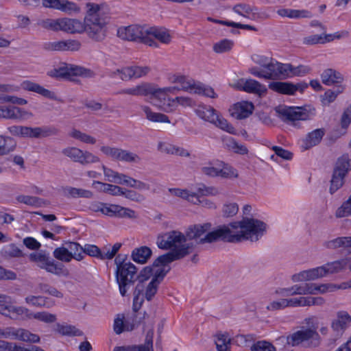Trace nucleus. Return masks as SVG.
<instances>
[{
    "label": "nucleus",
    "instance_id": "nucleus-1",
    "mask_svg": "<svg viewBox=\"0 0 351 351\" xmlns=\"http://www.w3.org/2000/svg\"><path fill=\"white\" fill-rule=\"evenodd\" d=\"M267 230V224L254 218H243L241 221L232 222L229 226H223L218 229L205 233L204 237L195 239L197 244L211 243L218 240L237 243L242 240L257 241Z\"/></svg>",
    "mask_w": 351,
    "mask_h": 351
},
{
    "label": "nucleus",
    "instance_id": "nucleus-2",
    "mask_svg": "<svg viewBox=\"0 0 351 351\" xmlns=\"http://www.w3.org/2000/svg\"><path fill=\"white\" fill-rule=\"evenodd\" d=\"M86 7L88 10L84 23L77 19H60V30L71 34L85 31L90 38L102 41L106 36L107 27L105 19L99 16L100 6L88 3Z\"/></svg>",
    "mask_w": 351,
    "mask_h": 351
},
{
    "label": "nucleus",
    "instance_id": "nucleus-3",
    "mask_svg": "<svg viewBox=\"0 0 351 351\" xmlns=\"http://www.w3.org/2000/svg\"><path fill=\"white\" fill-rule=\"evenodd\" d=\"M211 226L210 223L196 224L189 227L186 234L177 230H171L159 234L156 244L162 250L178 249L182 245L186 244L187 241L197 239L202 237L206 231L211 229Z\"/></svg>",
    "mask_w": 351,
    "mask_h": 351
},
{
    "label": "nucleus",
    "instance_id": "nucleus-4",
    "mask_svg": "<svg viewBox=\"0 0 351 351\" xmlns=\"http://www.w3.org/2000/svg\"><path fill=\"white\" fill-rule=\"evenodd\" d=\"M171 90V88H161L154 84L142 82L135 86L121 89L117 92V94L136 97H148L151 103L158 105L156 102L159 101V103H161L165 101L168 97V93Z\"/></svg>",
    "mask_w": 351,
    "mask_h": 351
},
{
    "label": "nucleus",
    "instance_id": "nucleus-5",
    "mask_svg": "<svg viewBox=\"0 0 351 351\" xmlns=\"http://www.w3.org/2000/svg\"><path fill=\"white\" fill-rule=\"evenodd\" d=\"M29 261L37 267L58 276L68 277L69 269L62 263L55 261L46 251L40 250L29 254Z\"/></svg>",
    "mask_w": 351,
    "mask_h": 351
},
{
    "label": "nucleus",
    "instance_id": "nucleus-6",
    "mask_svg": "<svg viewBox=\"0 0 351 351\" xmlns=\"http://www.w3.org/2000/svg\"><path fill=\"white\" fill-rule=\"evenodd\" d=\"M351 170V159L348 155L339 157L334 166L329 191L331 194L339 190L345 182V178Z\"/></svg>",
    "mask_w": 351,
    "mask_h": 351
},
{
    "label": "nucleus",
    "instance_id": "nucleus-7",
    "mask_svg": "<svg viewBox=\"0 0 351 351\" xmlns=\"http://www.w3.org/2000/svg\"><path fill=\"white\" fill-rule=\"evenodd\" d=\"M306 342L310 348H318L322 343V338L315 328H307L298 330L287 337V343L295 347L302 343Z\"/></svg>",
    "mask_w": 351,
    "mask_h": 351
},
{
    "label": "nucleus",
    "instance_id": "nucleus-8",
    "mask_svg": "<svg viewBox=\"0 0 351 351\" xmlns=\"http://www.w3.org/2000/svg\"><path fill=\"white\" fill-rule=\"evenodd\" d=\"M115 276L120 294L125 296L128 289L138 278L137 268L132 263L124 265L116 269Z\"/></svg>",
    "mask_w": 351,
    "mask_h": 351
},
{
    "label": "nucleus",
    "instance_id": "nucleus-9",
    "mask_svg": "<svg viewBox=\"0 0 351 351\" xmlns=\"http://www.w3.org/2000/svg\"><path fill=\"white\" fill-rule=\"evenodd\" d=\"M147 27L138 25L121 27L117 30V36L123 40L134 41L145 45H153L150 40H147Z\"/></svg>",
    "mask_w": 351,
    "mask_h": 351
},
{
    "label": "nucleus",
    "instance_id": "nucleus-10",
    "mask_svg": "<svg viewBox=\"0 0 351 351\" xmlns=\"http://www.w3.org/2000/svg\"><path fill=\"white\" fill-rule=\"evenodd\" d=\"M201 172L208 177L222 178H237L236 169L223 162H209L201 167Z\"/></svg>",
    "mask_w": 351,
    "mask_h": 351
},
{
    "label": "nucleus",
    "instance_id": "nucleus-11",
    "mask_svg": "<svg viewBox=\"0 0 351 351\" xmlns=\"http://www.w3.org/2000/svg\"><path fill=\"white\" fill-rule=\"evenodd\" d=\"M193 248L192 243L182 245L178 249H173L171 251L159 256L153 263V266L157 267L165 266L174 261L180 260L191 253Z\"/></svg>",
    "mask_w": 351,
    "mask_h": 351
},
{
    "label": "nucleus",
    "instance_id": "nucleus-12",
    "mask_svg": "<svg viewBox=\"0 0 351 351\" xmlns=\"http://www.w3.org/2000/svg\"><path fill=\"white\" fill-rule=\"evenodd\" d=\"M276 112L278 114L281 120L285 122L295 121H305L311 117V112L303 107H278L276 108Z\"/></svg>",
    "mask_w": 351,
    "mask_h": 351
},
{
    "label": "nucleus",
    "instance_id": "nucleus-13",
    "mask_svg": "<svg viewBox=\"0 0 351 351\" xmlns=\"http://www.w3.org/2000/svg\"><path fill=\"white\" fill-rule=\"evenodd\" d=\"M62 153L64 156L69 158L72 161L79 162L83 165L100 161L98 156L90 152L83 151L76 147H66L62 150Z\"/></svg>",
    "mask_w": 351,
    "mask_h": 351
},
{
    "label": "nucleus",
    "instance_id": "nucleus-14",
    "mask_svg": "<svg viewBox=\"0 0 351 351\" xmlns=\"http://www.w3.org/2000/svg\"><path fill=\"white\" fill-rule=\"evenodd\" d=\"M50 75L57 78H70L71 76L90 77L92 72L89 69L73 64H64L50 72Z\"/></svg>",
    "mask_w": 351,
    "mask_h": 351
},
{
    "label": "nucleus",
    "instance_id": "nucleus-15",
    "mask_svg": "<svg viewBox=\"0 0 351 351\" xmlns=\"http://www.w3.org/2000/svg\"><path fill=\"white\" fill-rule=\"evenodd\" d=\"M351 324V315L346 311H339L331 322V328L336 337H340Z\"/></svg>",
    "mask_w": 351,
    "mask_h": 351
},
{
    "label": "nucleus",
    "instance_id": "nucleus-16",
    "mask_svg": "<svg viewBox=\"0 0 351 351\" xmlns=\"http://www.w3.org/2000/svg\"><path fill=\"white\" fill-rule=\"evenodd\" d=\"M288 64H283L277 61H271L266 64L265 69L267 71V80H282L288 77Z\"/></svg>",
    "mask_w": 351,
    "mask_h": 351
},
{
    "label": "nucleus",
    "instance_id": "nucleus-17",
    "mask_svg": "<svg viewBox=\"0 0 351 351\" xmlns=\"http://www.w3.org/2000/svg\"><path fill=\"white\" fill-rule=\"evenodd\" d=\"M237 87L239 90L259 96L266 94L267 90L265 85L253 79H241Z\"/></svg>",
    "mask_w": 351,
    "mask_h": 351
},
{
    "label": "nucleus",
    "instance_id": "nucleus-18",
    "mask_svg": "<svg viewBox=\"0 0 351 351\" xmlns=\"http://www.w3.org/2000/svg\"><path fill=\"white\" fill-rule=\"evenodd\" d=\"M43 5L44 7L59 10L68 14L80 10L75 3L68 0H43Z\"/></svg>",
    "mask_w": 351,
    "mask_h": 351
},
{
    "label": "nucleus",
    "instance_id": "nucleus-19",
    "mask_svg": "<svg viewBox=\"0 0 351 351\" xmlns=\"http://www.w3.org/2000/svg\"><path fill=\"white\" fill-rule=\"evenodd\" d=\"M80 43L74 40H58L44 44V49L47 51H77Z\"/></svg>",
    "mask_w": 351,
    "mask_h": 351
},
{
    "label": "nucleus",
    "instance_id": "nucleus-20",
    "mask_svg": "<svg viewBox=\"0 0 351 351\" xmlns=\"http://www.w3.org/2000/svg\"><path fill=\"white\" fill-rule=\"evenodd\" d=\"M327 276L325 265L303 271L293 276V281L313 280Z\"/></svg>",
    "mask_w": 351,
    "mask_h": 351
},
{
    "label": "nucleus",
    "instance_id": "nucleus-21",
    "mask_svg": "<svg viewBox=\"0 0 351 351\" xmlns=\"http://www.w3.org/2000/svg\"><path fill=\"white\" fill-rule=\"evenodd\" d=\"M154 329H149L146 334L145 342L138 346L115 347L114 351H154Z\"/></svg>",
    "mask_w": 351,
    "mask_h": 351
},
{
    "label": "nucleus",
    "instance_id": "nucleus-22",
    "mask_svg": "<svg viewBox=\"0 0 351 351\" xmlns=\"http://www.w3.org/2000/svg\"><path fill=\"white\" fill-rule=\"evenodd\" d=\"M147 40H150L153 45H148L150 47H157L158 45L154 38L157 39L164 44H168L171 41V36L169 33L163 29L155 27H148Z\"/></svg>",
    "mask_w": 351,
    "mask_h": 351
},
{
    "label": "nucleus",
    "instance_id": "nucleus-23",
    "mask_svg": "<svg viewBox=\"0 0 351 351\" xmlns=\"http://www.w3.org/2000/svg\"><path fill=\"white\" fill-rule=\"evenodd\" d=\"M254 105L251 102L242 101L234 105L231 115L237 119H243L252 114Z\"/></svg>",
    "mask_w": 351,
    "mask_h": 351
},
{
    "label": "nucleus",
    "instance_id": "nucleus-24",
    "mask_svg": "<svg viewBox=\"0 0 351 351\" xmlns=\"http://www.w3.org/2000/svg\"><path fill=\"white\" fill-rule=\"evenodd\" d=\"M325 133L326 131L324 128L316 129L309 132L302 141V147L305 150H307L318 145L325 135Z\"/></svg>",
    "mask_w": 351,
    "mask_h": 351
},
{
    "label": "nucleus",
    "instance_id": "nucleus-25",
    "mask_svg": "<svg viewBox=\"0 0 351 351\" xmlns=\"http://www.w3.org/2000/svg\"><path fill=\"white\" fill-rule=\"evenodd\" d=\"M21 86L25 90L35 92L46 98L57 100V97L53 92L45 88L38 84L25 80L21 84Z\"/></svg>",
    "mask_w": 351,
    "mask_h": 351
},
{
    "label": "nucleus",
    "instance_id": "nucleus-26",
    "mask_svg": "<svg viewBox=\"0 0 351 351\" xmlns=\"http://www.w3.org/2000/svg\"><path fill=\"white\" fill-rule=\"evenodd\" d=\"M232 10L238 15L252 20H255L260 17L257 12L258 9L247 3H238L232 8Z\"/></svg>",
    "mask_w": 351,
    "mask_h": 351
},
{
    "label": "nucleus",
    "instance_id": "nucleus-27",
    "mask_svg": "<svg viewBox=\"0 0 351 351\" xmlns=\"http://www.w3.org/2000/svg\"><path fill=\"white\" fill-rule=\"evenodd\" d=\"M321 78L323 84L327 86L341 83L344 80L341 73L332 69L324 70L321 75Z\"/></svg>",
    "mask_w": 351,
    "mask_h": 351
},
{
    "label": "nucleus",
    "instance_id": "nucleus-28",
    "mask_svg": "<svg viewBox=\"0 0 351 351\" xmlns=\"http://www.w3.org/2000/svg\"><path fill=\"white\" fill-rule=\"evenodd\" d=\"M136 315H135V317L132 318V322L129 319L124 322L123 316L121 318H116L114 322V330L115 333L119 335L125 330L128 331L132 330L136 325H138L141 323V321H136Z\"/></svg>",
    "mask_w": 351,
    "mask_h": 351
},
{
    "label": "nucleus",
    "instance_id": "nucleus-29",
    "mask_svg": "<svg viewBox=\"0 0 351 351\" xmlns=\"http://www.w3.org/2000/svg\"><path fill=\"white\" fill-rule=\"evenodd\" d=\"M268 87L279 94L293 95V84L289 82H272L269 84Z\"/></svg>",
    "mask_w": 351,
    "mask_h": 351
},
{
    "label": "nucleus",
    "instance_id": "nucleus-30",
    "mask_svg": "<svg viewBox=\"0 0 351 351\" xmlns=\"http://www.w3.org/2000/svg\"><path fill=\"white\" fill-rule=\"evenodd\" d=\"M99 192H103L112 195H121L122 193V187L108 183H104L100 181L94 180L92 184Z\"/></svg>",
    "mask_w": 351,
    "mask_h": 351
},
{
    "label": "nucleus",
    "instance_id": "nucleus-31",
    "mask_svg": "<svg viewBox=\"0 0 351 351\" xmlns=\"http://www.w3.org/2000/svg\"><path fill=\"white\" fill-rule=\"evenodd\" d=\"M26 303L37 307L51 308L55 302L51 299L44 296L29 295L25 298Z\"/></svg>",
    "mask_w": 351,
    "mask_h": 351
},
{
    "label": "nucleus",
    "instance_id": "nucleus-32",
    "mask_svg": "<svg viewBox=\"0 0 351 351\" xmlns=\"http://www.w3.org/2000/svg\"><path fill=\"white\" fill-rule=\"evenodd\" d=\"M141 109L145 113L146 119L154 123H169V117L162 113L155 112L147 106H141Z\"/></svg>",
    "mask_w": 351,
    "mask_h": 351
},
{
    "label": "nucleus",
    "instance_id": "nucleus-33",
    "mask_svg": "<svg viewBox=\"0 0 351 351\" xmlns=\"http://www.w3.org/2000/svg\"><path fill=\"white\" fill-rule=\"evenodd\" d=\"M152 250L147 246L135 248L132 253V258L136 263L144 264L152 255Z\"/></svg>",
    "mask_w": 351,
    "mask_h": 351
},
{
    "label": "nucleus",
    "instance_id": "nucleus-34",
    "mask_svg": "<svg viewBox=\"0 0 351 351\" xmlns=\"http://www.w3.org/2000/svg\"><path fill=\"white\" fill-rule=\"evenodd\" d=\"M113 160L127 162H138L141 158L134 153L117 147Z\"/></svg>",
    "mask_w": 351,
    "mask_h": 351
},
{
    "label": "nucleus",
    "instance_id": "nucleus-35",
    "mask_svg": "<svg viewBox=\"0 0 351 351\" xmlns=\"http://www.w3.org/2000/svg\"><path fill=\"white\" fill-rule=\"evenodd\" d=\"M196 114L202 119H204L210 123L214 122L216 119V110L210 106H199L195 110Z\"/></svg>",
    "mask_w": 351,
    "mask_h": 351
},
{
    "label": "nucleus",
    "instance_id": "nucleus-36",
    "mask_svg": "<svg viewBox=\"0 0 351 351\" xmlns=\"http://www.w3.org/2000/svg\"><path fill=\"white\" fill-rule=\"evenodd\" d=\"M67 196L73 198L84 197L90 199L93 197V193L91 191L68 186L64 189Z\"/></svg>",
    "mask_w": 351,
    "mask_h": 351
},
{
    "label": "nucleus",
    "instance_id": "nucleus-37",
    "mask_svg": "<svg viewBox=\"0 0 351 351\" xmlns=\"http://www.w3.org/2000/svg\"><path fill=\"white\" fill-rule=\"evenodd\" d=\"M9 313H12V315H10V317L14 319H31L30 316L32 315V312L29 311L25 307L23 306H16L11 304L10 307Z\"/></svg>",
    "mask_w": 351,
    "mask_h": 351
},
{
    "label": "nucleus",
    "instance_id": "nucleus-38",
    "mask_svg": "<svg viewBox=\"0 0 351 351\" xmlns=\"http://www.w3.org/2000/svg\"><path fill=\"white\" fill-rule=\"evenodd\" d=\"M175 82L179 84L180 86L170 87L171 88V90L168 93V95L169 93H173L175 90H184L189 91L190 93H194V90H195L197 86L195 84L187 81L184 76L177 77L176 79L175 80Z\"/></svg>",
    "mask_w": 351,
    "mask_h": 351
},
{
    "label": "nucleus",
    "instance_id": "nucleus-39",
    "mask_svg": "<svg viewBox=\"0 0 351 351\" xmlns=\"http://www.w3.org/2000/svg\"><path fill=\"white\" fill-rule=\"evenodd\" d=\"M348 259L341 258L325 264L327 275L337 274L343 271L346 267V263H348Z\"/></svg>",
    "mask_w": 351,
    "mask_h": 351
},
{
    "label": "nucleus",
    "instance_id": "nucleus-40",
    "mask_svg": "<svg viewBox=\"0 0 351 351\" xmlns=\"http://www.w3.org/2000/svg\"><path fill=\"white\" fill-rule=\"evenodd\" d=\"M169 192L174 196L181 197L182 199L188 200L189 202H192L194 204H196V202H195L194 199L197 200V194L193 192H190L187 189L170 188L169 189Z\"/></svg>",
    "mask_w": 351,
    "mask_h": 351
},
{
    "label": "nucleus",
    "instance_id": "nucleus-41",
    "mask_svg": "<svg viewBox=\"0 0 351 351\" xmlns=\"http://www.w3.org/2000/svg\"><path fill=\"white\" fill-rule=\"evenodd\" d=\"M70 256L78 261L83 259L82 247L76 242H66L64 243Z\"/></svg>",
    "mask_w": 351,
    "mask_h": 351
},
{
    "label": "nucleus",
    "instance_id": "nucleus-42",
    "mask_svg": "<svg viewBox=\"0 0 351 351\" xmlns=\"http://www.w3.org/2000/svg\"><path fill=\"white\" fill-rule=\"evenodd\" d=\"M16 146L13 138L0 135V155H5L12 152Z\"/></svg>",
    "mask_w": 351,
    "mask_h": 351
},
{
    "label": "nucleus",
    "instance_id": "nucleus-43",
    "mask_svg": "<svg viewBox=\"0 0 351 351\" xmlns=\"http://www.w3.org/2000/svg\"><path fill=\"white\" fill-rule=\"evenodd\" d=\"M345 89L343 86H338L335 90L330 89L327 90L324 94L322 96V102L324 105H329L333 102L338 95L343 93Z\"/></svg>",
    "mask_w": 351,
    "mask_h": 351
},
{
    "label": "nucleus",
    "instance_id": "nucleus-44",
    "mask_svg": "<svg viewBox=\"0 0 351 351\" xmlns=\"http://www.w3.org/2000/svg\"><path fill=\"white\" fill-rule=\"evenodd\" d=\"M69 136L75 139L79 140L82 143L94 145L96 143V138L93 136L82 132L81 131L73 129L69 134Z\"/></svg>",
    "mask_w": 351,
    "mask_h": 351
},
{
    "label": "nucleus",
    "instance_id": "nucleus-45",
    "mask_svg": "<svg viewBox=\"0 0 351 351\" xmlns=\"http://www.w3.org/2000/svg\"><path fill=\"white\" fill-rule=\"evenodd\" d=\"M57 328L56 330L59 333H60L62 335H66V336H82L83 335V332L80 330L76 328L73 326L71 325H60L57 324L56 326Z\"/></svg>",
    "mask_w": 351,
    "mask_h": 351
},
{
    "label": "nucleus",
    "instance_id": "nucleus-46",
    "mask_svg": "<svg viewBox=\"0 0 351 351\" xmlns=\"http://www.w3.org/2000/svg\"><path fill=\"white\" fill-rule=\"evenodd\" d=\"M101 168L104 171L106 180L119 184V182H121V180L123 176V173H119L110 168H108L104 165H102Z\"/></svg>",
    "mask_w": 351,
    "mask_h": 351
},
{
    "label": "nucleus",
    "instance_id": "nucleus-47",
    "mask_svg": "<svg viewBox=\"0 0 351 351\" xmlns=\"http://www.w3.org/2000/svg\"><path fill=\"white\" fill-rule=\"evenodd\" d=\"M212 123L230 134H236V130L234 128L230 123H229L226 119L218 115L217 114L216 115V119H214V122Z\"/></svg>",
    "mask_w": 351,
    "mask_h": 351
},
{
    "label": "nucleus",
    "instance_id": "nucleus-48",
    "mask_svg": "<svg viewBox=\"0 0 351 351\" xmlns=\"http://www.w3.org/2000/svg\"><path fill=\"white\" fill-rule=\"evenodd\" d=\"M324 245L329 250H337L341 248L346 250V237H339L332 240L326 241Z\"/></svg>",
    "mask_w": 351,
    "mask_h": 351
},
{
    "label": "nucleus",
    "instance_id": "nucleus-49",
    "mask_svg": "<svg viewBox=\"0 0 351 351\" xmlns=\"http://www.w3.org/2000/svg\"><path fill=\"white\" fill-rule=\"evenodd\" d=\"M111 77H119L123 81H128L132 79V71L130 66H125L121 69H117L110 73Z\"/></svg>",
    "mask_w": 351,
    "mask_h": 351
},
{
    "label": "nucleus",
    "instance_id": "nucleus-50",
    "mask_svg": "<svg viewBox=\"0 0 351 351\" xmlns=\"http://www.w3.org/2000/svg\"><path fill=\"white\" fill-rule=\"evenodd\" d=\"M114 217L119 218L136 219V215L134 210L116 205Z\"/></svg>",
    "mask_w": 351,
    "mask_h": 351
},
{
    "label": "nucleus",
    "instance_id": "nucleus-51",
    "mask_svg": "<svg viewBox=\"0 0 351 351\" xmlns=\"http://www.w3.org/2000/svg\"><path fill=\"white\" fill-rule=\"evenodd\" d=\"M290 68L288 69V77L293 76H304L311 71V68L306 65H299L293 66L291 64H288Z\"/></svg>",
    "mask_w": 351,
    "mask_h": 351
},
{
    "label": "nucleus",
    "instance_id": "nucleus-52",
    "mask_svg": "<svg viewBox=\"0 0 351 351\" xmlns=\"http://www.w3.org/2000/svg\"><path fill=\"white\" fill-rule=\"evenodd\" d=\"M2 254L6 258H20L23 256L22 250L14 243H11L5 247Z\"/></svg>",
    "mask_w": 351,
    "mask_h": 351
},
{
    "label": "nucleus",
    "instance_id": "nucleus-53",
    "mask_svg": "<svg viewBox=\"0 0 351 351\" xmlns=\"http://www.w3.org/2000/svg\"><path fill=\"white\" fill-rule=\"evenodd\" d=\"M14 302L10 296L0 293V313L5 316H10L8 314L10 307Z\"/></svg>",
    "mask_w": 351,
    "mask_h": 351
},
{
    "label": "nucleus",
    "instance_id": "nucleus-54",
    "mask_svg": "<svg viewBox=\"0 0 351 351\" xmlns=\"http://www.w3.org/2000/svg\"><path fill=\"white\" fill-rule=\"evenodd\" d=\"M197 195V200L194 199L196 203L198 202H199V196H207V195H217L218 190L213 186H206L204 184H199L197 189V193H195Z\"/></svg>",
    "mask_w": 351,
    "mask_h": 351
},
{
    "label": "nucleus",
    "instance_id": "nucleus-55",
    "mask_svg": "<svg viewBox=\"0 0 351 351\" xmlns=\"http://www.w3.org/2000/svg\"><path fill=\"white\" fill-rule=\"evenodd\" d=\"M234 43L228 39H223L213 45V51L218 53H225L232 49Z\"/></svg>",
    "mask_w": 351,
    "mask_h": 351
},
{
    "label": "nucleus",
    "instance_id": "nucleus-56",
    "mask_svg": "<svg viewBox=\"0 0 351 351\" xmlns=\"http://www.w3.org/2000/svg\"><path fill=\"white\" fill-rule=\"evenodd\" d=\"M53 256L61 261L69 263L71 261L72 256L68 252L65 245L62 247H57L53 251Z\"/></svg>",
    "mask_w": 351,
    "mask_h": 351
},
{
    "label": "nucleus",
    "instance_id": "nucleus-57",
    "mask_svg": "<svg viewBox=\"0 0 351 351\" xmlns=\"http://www.w3.org/2000/svg\"><path fill=\"white\" fill-rule=\"evenodd\" d=\"M215 344L218 351H230V339L226 335L219 334Z\"/></svg>",
    "mask_w": 351,
    "mask_h": 351
},
{
    "label": "nucleus",
    "instance_id": "nucleus-58",
    "mask_svg": "<svg viewBox=\"0 0 351 351\" xmlns=\"http://www.w3.org/2000/svg\"><path fill=\"white\" fill-rule=\"evenodd\" d=\"M38 289L40 292L47 293L58 298H63V293L58 291L56 287L47 283H40Z\"/></svg>",
    "mask_w": 351,
    "mask_h": 351
},
{
    "label": "nucleus",
    "instance_id": "nucleus-59",
    "mask_svg": "<svg viewBox=\"0 0 351 351\" xmlns=\"http://www.w3.org/2000/svg\"><path fill=\"white\" fill-rule=\"evenodd\" d=\"M31 319L34 318L45 323H53L56 321V316L48 312L32 313Z\"/></svg>",
    "mask_w": 351,
    "mask_h": 351
},
{
    "label": "nucleus",
    "instance_id": "nucleus-60",
    "mask_svg": "<svg viewBox=\"0 0 351 351\" xmlns=\"http://www.w3.org/2000/svg\"><path fill=\"white\" fill-rule=\"evenodd\" d=\"M38 138L56 136L59 133V130L54 126L37 127Z\"/></svg>",
    "mask_w": 351,
    "mask_h": 351
},
{
    "label": "nucleus",
    "instance_id": "nucleus-61",
    "mask_svg": "<svg viewBox=\"0 0 351 351\" xmlns=\"http://www.w3.org/2000/svg\"><path fill=\"white\" fill-rule=\"evenodd\" d=\"M251 351H276V350L270 342L258 341L252 345Z\"/></svg>",
    "mask_w": 351,
    "mask_h": 351
},
{
    "label": "nucleus",
    "instance_id": "nucleus-62",
    "mask_svg": "<svg viewBox=\"0 0 351 351\" xmlns=\"http://www.w3.org/2000/svg\"><path fill=\"white\" fill-rule=\"evenodd\" d=\"M132 79H137L147 75L150 71L151 68L148 66H131Z\"/></svg>",
    "mask_w": 351,
    "mask_h": 351
},
{
    "label": "nucleus",
    "instance_id": "nucleus-63",
    "mask_svg": "<svg viewBox=\"0 0 351 351\" xmlns=\"http://www.w3.org/2000/svg\"><path fill=\"white\" fill-rule=\"evenodd\" d=\"M121 195L124 196L125 198L134 201L136 202H141L145 199V197L133 190H129L125 188H122V193Z\"/></svg>",
    "mask_w": 351,
    "mask_h": 351
},
{
    "label": "nucleus",
    "instance_id": "nucleus-64",
    "mask_svg": "<svg viewBox=\"0 0 351 351\" xmlns=\"http://www.w3.org/2000/svg\"><path fill=\"white\" fill-rule=\"evenodd\" d=\"M351 215V201L348 199L336 211V217H345Z\"/></svg>",
    "mask_w": 351,
    "mask_h": 351
}]
</instances>
